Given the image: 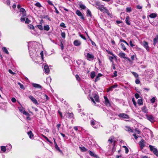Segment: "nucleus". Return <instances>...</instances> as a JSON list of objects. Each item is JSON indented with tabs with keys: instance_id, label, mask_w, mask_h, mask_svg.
Wrapping results in <instances>:
<instances>
[{
	"instance_id": "obj_43",
	"label": "nucleus",
	"mask_w": 158,
	"mask_h": 158,
	"mask_svg": "<svg viewBox=\"0 0 158 158\" xmlns=\"http://www.w3.org/2000/svg\"><path fill=\"white\" fill-rule=\"evenodd\" d=\"M20 11L22 13L26 12V11L23 8H22L20 9Z\"/></svg>"
},
{
	"instance_id": "obj_21",
	"label": "nucleus",
	"mask_w": 158,
	"mask_h": 158,
	"mask_svg": "<svg viewBox=\"0 0 158 158\" xmlns=\"http://www.w3.org/2000/svg\"><path fill=\"white\" fill-rule=\"evenodd\" d=\"M54 141V144H55V148L58 151H59L60 152L61 151L60 150V148L58 147V145L56 143L55 141V139H53Z\"/></svg>"
},
{
	"instance_id": "obj_40",
	"label": "nucleus",
	"mask_w": 158,
	"mask_h": 158,
	"mask_svg": "<svg viewBox=\"0 0 158 158\" xmlns=\"http://www.w3.org/2000/svg\"><path fill=\"white\" fill-rule=\"evenodd\" d=\"M105 104H106V105L107 106H110V104L108 99L105 101Z\"/></svg>"
},
{
	"instance_id": "obj_22",
	"label": "nucleus",
	"mask_w": 158,
	"mask_h": 158,
	"mask_svg": "<svg viewBox=\"0 0 158 158\" xmlns=\"http://www.w3.org/2000/svg\"><path fill=\"white\" fill-rule=\"evenodd\" d=\"M125 129L126 131H128L129 132H133V130L130 127L127 126L125 127Z\"/></svg>"
},
{
	"instance_id": "obj_64",
	"label": "nucleus",
	"mask_w": 158,
	"mask_h": 158,
	"mask_svg": "<svg viewBox=\"0 0 158 158\" xmlns=\"http://www.w3.org/2000/svg\"><path fill=\"white\" fill-rule=\"evenodd\" d=\"M139 94L136 93L135 94V97L136 98H138L139 97Z\"/></svg>"
},
{
	"instance_id": "obj_28",
	"label": "nucleus",
	"mask_w": 158,
	"mask_h": 158,
	"mask_svg": "<svg viewBox=\"0 0 158 158\" xmlns=\"http://www.w3.org/2000/svg\"><path fill=\"white\" fill-rule=\"evenodd\" d=\"M106 51L108 53L110 54V55H112V56H114V58H115V59H117V56L115 55H114L112 52H110V51L108 50H106Z\"/></svg>"
},
{
	"instance_id": "obj_56",
	"label": "nucleus",
	"mask_w": 158,
	"mask_h": 158,
	"mask_svg": "<svg viewBox=\"0 0 158 158\" xmlns=\"http://www.w3.org/2000/svg\"><path fill=\"white\" fill-rule=\"evenodd\" d=\"M47 2L49 5H52V6H54V5L52 3V2L48 0L47 1Z\"/></svg>"
},
{
	"instance_id": "obj_47",
	"label": "nucleus",
	"mask_w": 158,
	"mask_h": 158,
	"mask_svg": "<svg viewBox=\"0 0 158 158\" xmlns=\"http://www.w3.org/2000/svg\"><path fill=\"white\" fill-rule=\"evenodd\" d=\"M30 22V21L28 19V18H26L25 22V23L27 24H28Z\"/></svg>"
},
{
	"instance_id": "obj_42",
	"label": "nucleus",
	"mask_w": 158,
	"mask_h": 158,
	"mask_svg": "<svg viewBox=\"0 0 158 158\" xmlns=\"http://www.w3.org/2000/svg\"><path fill=\"white\" fill-rule=\"evenodd\" d=\"M61 36L63 38H65V34L64 32H62L61 33Z\"/></svg>"
},
{
	"instance_id": "obj_55",
	"label": "nucleus",
	"mask_w": 158,
	"mask_h": 158,
	"mask_svg": "<svg viewBox=\"0 0 158 158\" xmlns=\"http://www.w3.org/2000/svg\"><path fill=\"white\" fill-rule=\"evenodd\" d=\"M155 100H156L155 98L153 97L151 99V101L152 103H153L154 102H155Z\"/></svg>"
},
{
	"instance_id": "obj_4",
	"label": "nucleus",
	"mask_w": 158,
	"mask_h": 158,
	"mask_svg": "<svg viewBox=\"0 0 158 158\" xmlns=\"http://www.w3.org/2000/svg\"><path fill=\"white\" fill-rule=\"evenodd\" d=\"M95 4L96 8L100 11L104 7V6L101 4L99 2H97L95 3Z\"/></svg>"
},
{
	"instance_id": "obj_31",
	"label": "nucleus",
	"mask_w": 158,
	"mask_h": 158,
	"mask_svg": "<svg viewBox=\"0 0 158 158\" xmlns=\"http://www.w3.org/2000/svg\"><path fill=\"white\" fill-rule=\"evenodd\" d=\"M157 15L155 13H153L151 14L149 16L151 18H154L156 17Z\"/></svg>"
},
{
	"instance_id": "obj_7",
	"label": "nucleus",
	"mask_w": 158,
	"mask_h": 158,
	"mask_svg": "<svg viewBox=\"0 0 158 158\" xmlns=\"http://www.w3.org/2000/svg\"><path fill=\"white\" fill-rule=\"evenodd\" d=\"M139 144L140 145V147L141 149H143V148L145 146V142L144 140L143 139H142L139 143Z\"/></svg>"
},
{
	"instance_id": "obj_63",
	"label": "nucleus",
	"mask_w": 158,
	"mask_h": 158,
	"mask_svg": "<svg viewBox=\"0 0 158 158\" xmlns=\"http://www.w3.org/2000/svg\"><path fill=\"white\" fill-rule=\"evenodd\" d=\"M11 101L13 102H15L16 101V99L14 98H13L11 99Z\"/></svg>"
},
{
	"instance_id": "obj_24",
	"label": "nucleus",
	"mask_w": 158,
	"mask_h": 158,
	"mask_svg": "<svg viewBox=\"0 0 158 158\" xmlns=\"http://www.w3.org/2000/svg\"><path fill=\"white\" fill-rule=\"evenodd\" d=\"M142 111L145 113H148V110L146 106H144L141 109Z\"/></svg>"
},
{
	"instance_id": "obj_48",
	"label": "nucleus",
	"mask_w": 158,
	"mask_h": 158,
	"mask_svg": "<svg viewBox=\"0 0 158 158\" xmlns=\"http://www.w3.org/2000/svg\"><path fill=\"white\" fill-rule=\"evenodd\" d=\"M28 26L30 29H34V26L31 24H30L29 25H28Z\"/></svg>"
},
{
	"instance_id": "obj_9",
	"label": "nucleus",
	"mask_w": 158,
	"mask_h": 158,
	"mask_svg": "<svg viewBox=\"0 0 158 158\" xmlns=\"http://www.w3.org/2000/svg\"><path fill=\"white\" fill-rule=\"evenodd\" d=\"M142 44L143 47L145 48L146 50L148 51H149V47L148 45V42L145 41H143V42Z\"/></svg>"
},
{
	"instance_id": "obj_17",
	"label": "nucleus",
	"mask_w": 158,
	"mask_h": 158,
	"mask_svg": "<svg viewBox=\"0 0 158 158\" xmlns=\"http://www.w3.org/2000/svg\"><path fill=\"white\" fill-rule=\"evenodd\" d=\"M32 85L35 88L38 89H41L42 88V86L38 84L33 83H32Z\"/></svg>"
},
{
	"instance_id": "obj_29",
	"label": "nucleus",
	"mask_w": 158,
	"mask_h": 158,
	"mask_svg": "<svg viewBox=\"0 0 158 158\" xmlns=\"http://www.w3.org/2000/svg\"><path fill=\"white\" fill-rule=\"evenodd\" d=\"M86 13L87 16H89L90 17L92 16L91 12L89 9H87Z\"/></svg>"
},
{
	"instance_id": "obj_27",
	"label": "nucleus",
	"mask_w": 158,
	"mask_h": 158,
	"mask_svg": "<svg viewBox=\"0 0 158 158\" xmlns=\"http://www.w3.org/2000/svg\"><path fill=\"white\" fill-rule=\"evenodd\" d=\"M27 134L30 139H32L33 137V135L31 131H30L29 132H28Z\"/></svg>"
},
{
	"instance_id": "obj_32",
	"label": "nucleus",
	"mask_w": 158,
	"mask_h": 158,
	"mask_svg": "<svg viewBox=\"0 0 158 158\" xmlns=\"http://www.w3.org/2000/svg\"><path fill=\"white\" fill-rule=\"evenodd\" d=\"M95 72H94L93 71L91 73L90 77L92 79L93 78L95 77Z\"/></svg>"
},
{
	"instance_id": "obj_60",
	"label": "nucleus",
	"mask_w": 158,
	"mask_h": 158,
	"mask_svg": "<svg viewBox=\"0 0 158 158\" xmlns=\"http://www.w3.org/2000/svg\"><path fill=\"white\" fill-rule=\"evenodd\" d=\"M129 44H130V46L131 47H133L134 46V45L133 44L132 42V41H131V40L130 41V42H129Z\"/></svg>"
},
{
	"instance_id": "obj_15",
	"label": "nucleus",
	"mask_w": 158,
	"mask_h": 158,
	"mask_svg": "<svg viewBox=\"0 0 158 158\" xmlns=\"http://www.w3.org/2000/svg\"><path fill=\"white\" fill-rule=\"evenodd\" d=\"M44 72L48 74L49 73L50 71L49 69L48 65H45L44 66Z\"/></svg>"
},
{
	"instance_id": "obj_53",
	"label": "nucleus",
	"mask_w": 158,
	"mask_h": 158,
	"mask_svg": "<svg viewBox=\"0 0 158 158\" xmlns=\"http://www.w3.org/2000/svg\"><path fill=\"white\" fill-rule=\"evenodd\" d=\"M43 95L44 96V99H45L46 100L48 99V96L46 94H44Z\"/></svg>"
},
{
	"instance_id": "obj_44",
	"label": "nucleus",
	"mask_w": 158,
	"mask_h": 158,
	"mask_svg": "<svg viewBox=\"0 0 158 158\" xmlns=\"http://www.w3.org/2000/svg\"><path fill=\"white\" fill-rule=\"evenodd\" d=\"M132 74L135 76L136 77H138V74L135 72H132Z\"/></svg>"
},
{
	"instance_id": "obj_10",
	"label": "nucleus",
	"mask_w": 158,
	"mask_h": 158,
	"mask_svg": "<svg viewBox=\"0 0 158 158\" xmlns=\"http://www.w3.org/2000/svg\"><path fill=\"white\" fill-rule=\"evenodd\" d=\"M76 13L77 15L80 17L81 19L83 20L84 19V18L83 15L79 10H77Z\"/></svg>"
},
{
	"instance_id": "obj_2",
	"label": "nucleus",
	"mask_w": 158,
	"mask_h": 158,
	"mask_svg": "<svg viewBox=\"0 0 158 158\" xmlns=\"http://www.w3.org/2000/svg\"><path fill=\"white\" fill-rule=\"evenodd\" d=\"M18 109L19 111L23 113V114L26 116H29V114L27 112H26L25 110V109L22 106H21L18 107Z\"/></svg>"
},
{
	"instance_id": "obj_14",
	"label": "nucleus",
	"mask_w": 158,
	"mask_h": 158,
	"mask_svg": "<svg viewBox=\"0 0 158 158\" xmlns=\"http://www.w3.org/2000/svg\"><path fill=\"white\" fill-rule=\"evenodd\" d=\"M86 57L88 60H89V59H93L94 57V56L92 54H90L89 53H87Z\"/></svg>"
},
{
	"instance_id": "obj_20",
	"label": "nucleus",
	"mask_w": 158,
	"mask_h": 158,
	"mask_svg": "<svg viewBox=\"0 0 158 158\" xmlns=\"http://www.w3.org/2000/svg\"><path fill=\"white\" fill-rule=\"evenodd\" d=\"M158 42V35H157L155 38L153 39V44L155 45L156 43Z\"/></svg>"
},
{
	"instance_id": "obj_12",
	"label": "nucleus",
	"mask_w": 158,
	"mask_h": 158,
	"mask_svg": "<svg viewBox=\"0 0 158 158\" xmlns=\"http://www.w3.org/2000/svg\"><path fill=\"white\" fill-rule=\"evenodd\" d=\"M95 122L96 121L92 118L90 121V124L93 127H94V128H97V126H94L95 125Z\"/></svg>"
},
{
	"instance_id": "obj_35",
	"label": "nucleus",
	"mask_w": 158,
	"mask_h": 158,
	"mask_svg": "<svg viewBox=\"0 0 158 158\" xmlns=\"http://www.w3.org/2000/svg\"><path fill=\"white\" fill-rule=\"evenodd\" d=\"M80 149L83 152H85L87 151V149L85 147H79Z\"/></svg>"
},
{
	"instance_id": "obj_23",
	"label": "nucleus",
	"mask_w": 158,
	"mask_h": 158,
	"mask_svg": "<svg viewBox=\"0 0 158 158\" xmlns=\"http://www.w3.org/2000/svg\"><path fill=\"white\" fill-rule=\"evenodd\" d=\"M129 19L130 18L129 16H127L125 19V21L127 24L129 25H130L131 24Z\"/></svg>"
},
{
	"instance_id": "obj_39",
	"label": "nucleus",
	"mask_w": 158,
	"mask_h": 158,
	"mask_svg": "<svg viewBox=\"0 0 158 158\" xmlns=\"http://www.w3.org/2000/svg\"><path fill=\"white\" fill-rule=\"evenodd\" d=\"M44 29L45 30L47 31H48L49 30V27L48 25L44 26Z\"/></svg>"
},
{
	"instance_id": "obj_49",
	"label": "nucleus",
	"mask_w": 158,
	"mask_h": 158,
	"mask_svg": "<svg viewBox=\"0 0 158 158\" xmlns=\"http://www.w3.org/2000/svg\"><path fill=\"white\" fill-rule=\"evenodd\" d=\"M38 27L40 30H43V27L41 25H38L37 26Z\"/></svg>"
},
{
	"instance_id": "obj_34",
	"label": "nucleus",
	"mask_w": 158,
	"mask_h": 158,
	"mask_svg": "<svg viewBox=\"0 0 158 158\" xmlns=\"http://www.w3.org/2000/svg\"><path fill=\"white\" fill-rule=\"evenodd\" d=\"M94 98L96 102H98L99 97L97 95H95L94 96Z\"/></svg>"
},
{
	"instance_id": "obj_51",
	"label": "nucleus",
	"mask_w": 158,
	"mask_h": 158,
	"mask_svg": "<svg viewBox=\"0 0 158 158\" xmlns=\"http://www.w3.org/2000/svg\"><path fill=\"white\" fill-rule=\"evenodd\" d=\"M115 58L113 56H109V59L110 60V61L112 62L113 61V60L114 59V58Z\"/></svg>"
},
{
	"instance_id": "obj_50",
	"label": "nucleus",
	"mask_w": 158,
	"mask_h": 158,
	"mask_svg": "<svg viewBox=\"0 0 158 158\" xmlns=\"http://www.w3.org/2000/svg\"><path fill=\"white\" fill-rule=\"evenodd\" d=\"M135 132L136 134H139L140 133V131L139 130H137V129H135Z\"/></svg>"
},
{
	"instance_id": "obj_30",
	"label": "nucleus",
	"mask_w": 158,
	"mask_h": 158,
	"mask_svg": "<svg viewBox=\"0 0 158 158\" xmlns=\"http://www.w3.org/2000/svg\"><path fill=\"white\" fill-rule=\"evenodd\" d=\"M138 104L139 105L141 106L143 105V100L142 99H139L137 101Z\"/></svg>"
},
{
	"instance_id": "obj_62",
	"label": "nucleus",
	"mask_w": 158,
	"mask_h": 158,
	"mask_svg": "<svg viewBox=\"0 0 158 158\" xmlns=\"http://www.w3.org/2000/svg\"><path fill=\"white\" fill-rule=\"evenodd\" d=\"M135 82L136 84H139L140 83V81L139 79H137L135 81Z\"/></svg>"
},
{
	"instance_id": "obj_26",
	"label": "nucleus",
	"mask_w": 158,
	"mask_h": 158,
	"mask_svg": "<svg viewBox=\"0 0 158 158\" xmlns=\"http://www.w3.org/2000/svg\"><path fill=\"white\" fill-rule=\"evenodd\" d=\"M102 75L101 73H98L95 80V82H96L97 81L99 80V77L102 76Z\"/></svg>"
},
{
	"instance_id": "obj_37",
	"label": "nucleus",
	"mask_w": 158,
	"mask_h": 158,
	"mask_svg": "<svg viewBox=\"0 0 158 158\" xmlns=\"http://www.w3.org/2000/svg\"><path fill=\"white\" fill-rule=\"evenodd\" d=\"M1 150L3 152H4L6 151V148L4 146H2L0 148Z\"/></svg>"
},
{
	"instance_id": "obj_18",
	"label": "nucleus",
	"mask_w": 158,
	"mask_h": 158,
	"mask_svg": "<svg viewBox=\"0 0 158 158\" xmlns=\"http://www.w3.org/2000/svg\"><path fill=\"white\" fill-rule=\"evenodd\" d=\"M73 44L74 45L76 46H78L81 45V42L78 40H75L74 41Z\"/></svg>"
},
{
	"instance_id": "obj_33",
	"label": "nucleus",
	"mask_w": 158,
	"mask_h": 158,
	"mask_svg": "<svg viewBox=\"0 0 158 158\" xmlns=\"http://www.w3.org/2000/svg\"><path fill=\"white\" fill-rule=\"evenodd\" d=\"M2 50L6 54H9V52L5 47H3L2 48Z\"/></svg>"
},
{
	"instance_id": "obj_1",
	"label": "nucleus",
	"mask_w": 158,
	"mask_h": 158,
	"mask_svg": "<svg viewBox=\"0 0 158 158\" xmlns=\"http://www.w3.org/2000/svg\"><path fill=\"white\" fill-rule=\"evenodd\" d=\"M149 147L150 151H152L155 155L157 156H158V151L157 148L151 145H150L149 146Z\"/></svg>"
},
{
	"instance_id": "obj_61",
	"label": "nucleus",
	"mask_w": 158,
	"mask_h": 158,
	"mask_svg": "<svg viewBox=\"0 0 158 158\" xmlns=\"http://www.w3.org/2000/svg\"><path fill=\"white\" fill-rule=\"evenodd\" d=\"M60 46L61 47V48L62 50H63L64 48L63 44L62 42H61L60 44Z\"/></svg>"
},
{
	"instance_id": "obj_8",
	"label": "nucleus",
	"mask_w": 158,
	"mask_h": 158,
	"mask_svg": "<svg viewBox=\"0 0 158 158\" xmlns=\"http://www.w3.org/2000/svg\"><path fill=\"white\" fill-rule=\"evenodd\" d=\"M29 98L32 101V102L35 104L36 105H38L39 104L37 101L33 96L31 95L28 96Z\"/></svg>"
},
{
	"instance_id": "obj_25",
	"label": "nucleus",
	"mask_w": 158,
	"mask_h": 158,
	"mask_svg": "<svg viewBox=\"0 0 158 158\" xmlns=\"http://www.w3.org/2000/svg\"><path fill=\"white\" fill-rule=\"evenodd\" d=\"M108 141L110 143H112L114 142V143L115 141L114 140V138L113 137H110L108 140Z\"/></svg>"
},
{
	"instance_id": "obj_11",
	"label": "nucleus",
	"mask_w": 158,
	"mask_h": 158,
	"mask_svg": "<svg viewBox=\"0 0 158 158\" xmlns=\"http://www.w3.org/2000/svg\"><path fill=\"white\" fill-rule=\"evenodd\" d=\"M64 116L66 118H71L73 117V113H67L65 114Z\"/></svg>"
},
{
	"instance_id": "obj_46",
	"label": "nucleus",
	"mask_w": 158,
	"mask_h": 158,
	"mask_svg": "<svg viewBox=\"0 0 158 158\" xmlns=\"http://www.w3.org/2000/svg\"><path fill=\"white\" fill-rule=\"evenodd\" d=\"M132 101L133 102V104L135 106V107H136V102L135 101L134 98H132Z\"/></svg>"
},
{
	"instance_id": "obj_38",
	"label": "nucleus",
	"mask_w": 158,
	"mask_h": 158,
	"mask_svg": "<svg viewBox=\"0 0 158 158\" xmlns=\"http://www.w3.org/2000/svg\"><path fill=\"white\" fill-rule=\"evenodd\" d=\"M121 48H122L123 50H124V51H125L127 49V48H126L125 46L124 45V44H123V43H121Z\"/></svg>"
},
{
	"instance_id": "obj_19",
	"label": "nucleus",
	"mask_w": 158,
	"mask_h": 158,
	"mask_svg": "<svg viewBox=\"0 0 158 158\" xmlns=\"http://www.w3.org/2000/svg\"><path fill=\"white\" fill-rule=\"evenodd\" d=\"M118 55L120 57H121V58L128 59L127 57H126L125 56H126L125 54L124 53H122V52L119 53L118 54Z\"/></svg>"
},
{
	"instance_id": "obj_52",
	"label": "nucleus",
	"mask_w": 158,
	"mask_h": 158,
	"mask_svg": "<svg viewBox=\"0 0 158 158\" xmlns=\"http://www.w3.org/2000/svg\"><path fill=\"white\" fill-rule=\"evenodd\" d=\"M131 11V7H127L126 8V11L129 12Z\"/></svg>"
},
{
	"instance_id": "obj_41",
	"label": "nucleus",
	"mask_w": 158,
	"mask_h": 158,
	"mask_svg": "<svg viewBox=\"0 0 158 158\" xmlns=\"http://www.w3.org/2000/svg\"><path fill=\"white\" fill-rule=\"evenodd\" d=\"M35 5L39 7H40L41 6V4L39 2H36V3H35Z\"/></svg>"
},
{
	"instance_id": "obj_36",
	"label": "nucleus",
	"mask_w": 158,
	"mask_h": 158,
	"mask_svg": "<svg viewBox=\"0 0 158 158\" xmlns=\"http://www.w3.org/2000/svg\"><path fill=\"white\" fill-rule=\"evenodd\" d=\"M79 6H80V7L81 9H84L86 7V6H85L84 5H83L81 3H79Z\"/></svg>"
},
{
	"instance_id": "obj_59",
	"label": "nucleus",
	"mask_w": 158,
	"mask_h": 158,
	"mask_svg": "<svg viewBox=\"0 0 158 158\" xmlns=\"http://www.w3.org/2000/svg\"><path fill=\"white\" fill-rule=\"evenodd\" d=\"M142 8V6L139 5H137L136 6V8L138 9H140Z\"/></svg>"
},
{
	"instance_id": "obj_57",
	"label": "nucleus",
	"mask_w": 158,
	"mask_h": 158,
	"mask_svg": "<svg viewBox=\"0 0 158 158\" xmlns=\"http://www.w3.org/2000/svg\"><path fill=\"white\" fill-rule=\"evenodd\" d=\"M79 34H79L80 36L82 39H83L84 40H86V38H85V36H84L83 35L81 34H80L79 33Z\"/></svg>"
},
{
	"instance_id": "obj_16",
	"label": "nucleus",
	"mask_w": 158,
	"mask_h": 158,
	"mask_svg": "<svg viewBox=\"0 0 158 158\" xmlns=\"http://www.w3.org/2000/svg\"><path fill=\"white\" fill-rule=\"evenodd\" d=\"M152 24L154 26H158V17L152 23Z\"/></svg>"
},
{
	"instance_id": "obj_5",
	"label": "nucleus",
	"mask_w": 158,
	"mask_h": 158,
	"mask_svg": "<svg viewBox=\"0 0 158 158\" xmlns=\"http://www.w3.org/2000/svg\"><path fill=\"white\" fill-rule=\"evenodd\" d=\"M100 11L102 12L103 13H106L107 15L109 16H110L111 14L109 11L106 8V7H105L104 6L100 10Z\"/></svg>"
},
{
	"instance_id": "obj_13",
	"label": "nucleus",
	"mask_w": 158,
	"mask_h": 158,
	"mask_svg": "<svg viewBox=\"0 0 158 158\" xmlns=\"http://www.w3.org/2000/svg\"><path fill=\"white\" fill-rule=\"evenodd\" d=\"M88 152L90 156L94 157L96 158H98V156L97 155H96L93 152L89 150L88 151Z\"/></svg>"
},
{
	"instance_id": "obj_54",
	"label": "nucleus",
	"mask_w": 158,
	"mask_h": 158,
	"mask_svg": "<svg viewBox=\"0 0 158 158\" xmlns=\"http://www.w3.org/2000/svg\"><path fill=\"white\" fill-rule=\"evenodd\" d=\"M76 78L77 79V80L78 81H79L80 80V77H79V75L78 74H77L75 76Z\"/></svg>"
},
{
	"instance_id": "obj_6",
	"label": "nucleus",
	"mask_w": 158,
	"mask_h": 158,
	"mask_svg": "<svg viewBox=\"0 0 158 158\" xmlns=\"http://www.w3.org/2000/svg\"><path fill=\"white\" fill-rule=\"evenodd\" d=\"M118 115L119 117L123 118L128 119L129 118V116L127 114L125 113H120L118 114Z\"/></svg>"
},
{
	"instance_id": "obj_3",
	"label": "nucleus",
	"mask_w": 158,
	"mask_h": 158,
	"mask_svg": "<svg viewBox=\"0 0 158 158\" xmlns=\"http://www.w3.org/2000/svg\"><path fill=\"white\" fill-rule=\"evenodd\" d=\"M146 116L147 119L151 123H153L155 122V118L152 115H146Z\"/></svg>"
},
{
	"instance_id": "obj_45",
	"label": "nucleus",
	"mask_w": 158,
	"mask_h": 158,
	"mask_svg": "<svg viewBox=\"0 0 158 158\" xmlns=\"http://www.w3.org/2000/svg\"><path fill=\"white\" fill-rule=\"evenodd\" d=\"M60 26L64 28H65L66 27V26H65V24L63 23H61L60 25Z\"/></svg>"
},
{
	"instance_id": "obj_58",
	"label": "nucleus",
	"mask_w": 158,
	"mask_h": 158,
	"mask_svg": "<svg viewBox=\"0 0 158 158\" xmlns=\"http://www.w3.org/2000/svg\"><path fill=\"white\" fill-rule=\"evenodd\" d=\"M8 72H9L11 74H12V75H14L15 74V73L13 72L10 69H9L8 70Z\"/></svg>"
}]
</instances>
